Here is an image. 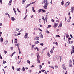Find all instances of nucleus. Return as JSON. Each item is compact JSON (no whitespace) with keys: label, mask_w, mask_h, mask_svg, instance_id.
Returning <instances> with one entry per match:
<instances>
[{"label":"nucleus","mask_w":74,"mask_h":74,"mask_svg":"<svg viewBox=\"0 0 74 74\" xmlns=\"http://www.w3.org/2000/svg\"><path fill=\"white\" fill-rule=\"evenodd\" d=\"M43 1L44 3V6H43V8H44L45 9H47V6H48V4H49V3H47L48 1L47 0H43Z\"/></svg>","instance_id":"obj_1"},{"label":"nucleus","mask_w":74,"mask_h":74,"mask_svg":"<svg viewBox=\"0 0 74 74\" xmlns=\"http://www.w3.org/2000/svg\"><path fill=\"white\" fill-rule=\"evenodd\" d=\"M72 63V61H71V60H69V66L70 67H72V66L71 65Z\"/></svg>","instance_id":"obj_2"},{"label":"nucleus","mask_w":74,"mask_h":74,"mask_svg":"<svg viewBox=\"0 0 74 74\" xmlns=\"http://www.w3.org/2000/svg\"><path fill=\"white\" fill-rule=\"evenodd\" d=\"M39 36L40 38H43V35H42V33L40 32V33L39 34Z\"/></svg>","instance_id":"obj_3"},{"label":"nucleus","mask_w":74,"mask_h":74,"mask_svg":"<svg viewBox=\"0 0 74 74\" xmlns=\"http://www.w3.org/2000/svg\"><path fill=\"white\" fill-rule=\"evenodd\" d=\"M62 67L64 70H66V66L65 64H63L62 66Z\"/></svg>","instance_id":"obj_4"},{"label":"nucleus","mask_w":74,"mask_h":74,"mask_svg":"<svg viewBox=\"0 0 74 74\" xmlns=\"http://www.w3.org/2000/svg\"><path fill=\"white\" fill-rule=\"evenodd\" d=\"M58 23H55L54 24V25L53 26V27L56 28L58 26Z\"/></svg>","instance_id":"obj_5"},{"label":"nucleus","mask_w":74,"mask_h":74,"mask_svg":"<svg viewBox=\"0 0 74 74\" xmlns=\"http://www.w3.org/2000/svg\"><path fill=\"white\" fill-rule=\"evenodd\" d=\"M69 4H70V2H67L65 5V7H67L69 5Z\"/></svg>","instance_id":"obj_6"},{"label":"nucleus","mask_w":74,"mask_h":74,"mask_svg":"<svg viewBox=\"0 0 74 74\" xmlns=\"http://www.w3.org/2000/svg\"><path fill=\"white\" fill-rule=\"evenodd\" d=\"M72 49V51H71V54H72V53H74V46H73Z\"/></svg>","instance_id":"obj_7"},{"label":"nucleus","mask_w":74,"mask_h":74,"mask_svg":"<svg viewBox=\"0 0 74 74\" xmlns=\"http://www.w3.org/2000/svg\"><path fill=\"white\" fill-rule=\"evenodd\" d=\"M62 26V21H61L59 25L58 26V27H60Z\"/></svg>","instance_id":"obj_8"},{"label":"nucleus","mask_w":74,"mask_h":74,"mask_svg":"<svg viewBox=\"0 0 74 74\" xmlns=\"http://www.w3.org/2000/svg\"><path fill=\"white\" fill-rule=\"evenodd\" d=\"M35 40H36L37 41H38V40H40V38H39V37L36 36V37Z\"/></svg>","instance_id":"obj_9"},{"label":"nucleus","mask_w":74,"mask_h":74,"mask_svg":"<svg viewBox=\"0 0 74 74\" xmlns=\"http://www.w3.org/2000/svg\"><path fill=\"white\" fill-rule=\"evenodd\" d=\"M74 7H72L71 8V12L72 13H73V12L74 11Z\"/></svg>","instance_id":"obj_10"},{"label":"nucleus","mask_w":74,"mask_h":74,"mask_svg":"<svg viewBox=\"0 0 74 74\" xmlns=\"http://www.w3.org/2000/svg\"><path fill=\"white\" fill-rule=\"evenodd\" d=\"M0 41H1V42H3V38L2 37H1V38H0Z\"/></svg>","instance_id":"obj_11"},{"label":"nucleus","mask_w":74,"mask_h":74,"mask_svg":"<svg viewBox=\"0 0 74 74\" xmlns=\"http://www.w3.org/2000/svg\"><path fill=\"white\" fill-rule=\"evenodd\" d=\"M26 0H23L22 1V4H23L26 1Z\"/></svg>","instance_id":"obj_12"},{"label":"nucleus","mask_w":74,"mask_h":74,"mask_svg":"<svg viewBox=\"0 0 74 74\" xmlns=\"http://www.w3.org/2000/svg\"><path fill=\"white\" fill-rule=\"evenodd\" d=\"M53 49H52L50 51L51 53H53Z\"/></svg>","instance_id":"obj_13"},{"label":"nucleus","mask_w":74,"mask_h":74,"mask_svg":"<svg viewBox=\"0 0 74 74\" xmlns=\"http://www.w3.org/2000/svg\"><path fill=\"white\" fill-rule=\"evenodd\" d=\"M11 20L14 21L15 20V18L14 17H11Z\"/></svg>","instance_id":"obj_14"},{"label":"nucleus","mask_w":74,"mask_h":74,"mask_svg":"<svg viewBox=\"0 0 74 74\" xmlns=\"http://www.w3.org/2000/svg\"><path fill=\"white\" fill-rule=\"evenodd\" d=\"M18 49L19 51V53L20 54L21 53V50H20V49L19 48V47H18Z\"/></svg>","instance_id":"obj_15"},{"label":"nucleus","mask_w":74,"mask_h":74,"mask_svg":"<svg viewBox=\"0 0 74 74\" xmlns=\"http://www.w3.org/2000/svg\"><path fill=\"white\" fill-rule=\"evenodd\" d=\"M40 42L38 41H36L35 42V44H38Z\"/></svg>","instance_id":"obj_16"},{"label":"nucleus","mask_w":74,"mask_h":74,"mask_svg":"<svg viewBox=\"0 0 74 74\" xmlns=\"http://www.w3.org/2000/svg\"><path fill=\"white\" fill-rule=\"evenodd\" d=\"M15 53V52H14V53H12V54L11 55H10V56L11 57V58H12V56H13V55H14V54Z\"/></svg>","instance_id":"obj_17"},{"label":"nucleus","mask_w":74,"mask_h":74,"mask_svg":"<svg viewBox=\"0 0 74 74\" xmlns=\"http://www.w3.org/2000/svg\"><path fill=\"white\" fill-rule=\"evenodd\" d=\"M25 71V68H24V67L23 66L22 71Z\"/></svg>","instance_id":"obj_18"},{"label":"nucleus","mask_w":74,"mask_h":74,"mask_svg":"<svg viewBox=\"0 0 74 74\" xmlns=\"http://www.w3.org/2000/svg\"><path fill=\"white\" fill-rule=\"evenodd\" d=\"M21 70V68H17L16 69V70L17 71H20V70Z\"/></svg>","instance_id":"obj_19"},{"label":"nucleus","mask_w":74,"mask_h":74,"mask_svg":"<svg viewBox=\"0 0 74 74\" xmlns=\"http://www.w3.org/2000/svg\"><path fill=\"white\" fill-rule=\"evenodd\" d=\"M41 11H42V9H40L39 10H38V13L39 12H41Z\"/></svg>","instance_id":"obj_20"},{"label":"nucleus","mask_w":74,"mask_h":74,"mask_svg":"<svg viewBox=\"0 0 74 74\" xmlns=\"http://www.w3.org/2000/svg\"><path fill=\"white\" fill-rule=\"evenodd\" d=\"M27 62L28 63H29V64H30V61L27 60Z\"/></svg>","instance_id":"obj_21"},{"label":"nucleus","mask_w":74,"mask_h":74,"mask_svg":"<svg viewBox=\"0 0 74 74\" xmlns=\"http://www.w3.org/2000/svg\"><path fill=\"white\" fill-rule=\"evenodd\" d=\"M34 49H37L38 51H39V49L38 47H36L34 48Z\"/></svg>","instance_id":"obj_22"},{"label":"nucleus","mask_w":74,"mask_h":74,"mask_svg":"<svg viewBox=\"0 0 74 74\" xmlns=\"http://www.w3.org/2000/svg\"><path fill=\"white\" fill-rule=\"evenodd\" d=\"M37 60H38L39 58H40V56H39V55H38V56H37Z\"/></svg>","instance_id":"obj_23"},{"label":"nucleus","mask_w":74,"mask_h":74,"mask_svg":"<svg viewBox=\"0 0 74 74\" xmlns=\"http://www.w3.org/2000/svg\"><path fill=\"white\" fill-rule=\"evenodd\" d=\"M39 67L40 69H41L42 68V65H40L39 66Z\"/></svg>","instance_id":"obj_24"},{"label":"nucleus","mask_w":74,"mask_h":74,"mask_svg":"<svg viewBox=\"0 0 74 74\" xmlns=\"http://www.w3.org/2000/svg\"><path fill=\"white\" fill-rule=\"evenodd\" d=\"M73 42L72 41H69V44H72Z\"/></svg>","instance_id":"obj_25"},{"label":"nucleus","mask_w":74,"mask_h":74,"mask_svg":"<svg viewBox=\"0 0 74 74\" xmlns=\"http://www.w3.org/2000/svg\"><path fill=\"white\" fill-rule=\"evenodd\" d=\"M64 4V1H63V0H62V2H61V5H63Z\"/></svg>","instance_id":"obj_26"},{"label":"nucleus","mask_w":74,"mask_h":74,"mask_svg":"<svg viewBox=\"0 0 74 74\" xmlns=\"http://www.w3.org/2000/svg\"><path fill=\"white\" fill-rule=\"evenodd\" d=\"M47 56L49 57H50L51 56V55H50V54H49V53H47Z\"/></svg>","instance_id":"obj_27"},{"label":"nucleus","mask_w":74,"mask_h":74,"mask_svg":"<svg viewBox=\"0 0 74 74\" xmlns=\"http://www.w3.org/2000/svg\"><path fill=\"white\" fill-rule=\"evenodd\" d=\"M42 11L43 12H45V10H44L42 9Z\"/></svg>","instance_id":"obj_28"},{"label":"nucleus","mask_w":74,"mask_h":74,"mask_svg":"<svg viewBox=\"0 0 74 74\" xmlns=\"http://www.w3.org/2000/svg\"><path fill=\"white\" fill-rule=\"evenodd\" d=\"M51 27V25H48V27H47V29H48L49 27Z\"/></svg>","instance_id":"obj_29"},{"label":"nucleus","mask_w":74,"mask_h":74,"mask_svg":"<svg viewBox=\"0 0 74 74\" xmlns=\"http://www.w3.org/2000/svg\"><path fill=\"white\" fill-rule=\"evenodd\" d=\"M15 36H18V33H15Z\"/></svg>","instance_id":"obj_30"},{"label":"nucleus","mask_w":74,"mask_h":74,"mask_svg":"<svg viewBox=\"0 0 74 74\" xmlns=\"http://www.w3.org/2000/svg\"><path fill=\"white\" fill-rule=\"evenodd\" d=\"M39 27H42V25H39Z\"/></svg>","instance_id":"obj_31"},{"label":"nucleus","mask_w":74,"mask_h":74,"mask_svg":"<svg viewBox=\"0 0 74 74\" xmlns=\"http://www.w3.org/2000/svg\"><path fill=\"white\" fill-rule=\"evenodd\" d=\"M8 43V41H6L5 42V44L6 45V44H7V43Z\"/></svg>","instance_id":"obj_32"},{"label":"nucleus","mask_w":74,"mask_h":74,"mask_svg":"<svg viewBox=\"0 0 74 74\" xmlns=\"http://www.w3.org/2000/svg\"><path fill=\"white\" fill-rule=\"evenodd\" d=\"M46 33L47 34H49V31H48L47 30Z\"/></svg>","instance_id":"obj_33"},{"label":"nucleus","mask_w":74,"mask_h":74,"mask_svg":"<svg viewBox=\"0 0 74 74\" xmlns=\"http://www.w3.org/2000/svg\"><path fill=\"white\" fill-rule=\"evenodd\" d=\"M42 19H43V20H44V21L45 23V18H44V16H42Z\"/></svg>","instance_id":"obj_34"},{"label":"nucleus","mask_w":74,"mask_h":74,"mask_svg":"<svg viewBox=\"0 0 74 74\" xmlns=\"http://www.w3.org/2000/svg\"><path fill=\"white\" fill-rule=\"evenodd\" d=\"M40 45H41V46H43V45H44V44L41 43L40 44Z\"/></svg>","instance_id":"obj_35"},{"label":"nucleus","mask_w":74,"mask_h":74,"mask_svg":"<svg viewBox=\"0 0 74 74\" xmlns=\"http://www.w3.org/2000/svg\"><path fill=\"white\" fill-rule=\"evenodd\" d=\"M37 60V61H38V63H40V61L39 59H38V60Z\"/></svg>","instance_id":"obj_36"},{"label":"nucleus","mask_w":74,"mask_h":74,"mask_svg":"<svg viewBox=\"0 0 74 74\" xmlns=\"http://www.w3.org/2000/svg\"><path fill=\"white\" fill-rule=\"evenodd\" d=\"M55 69H58V66H55Z\"/></svg>","instance_id":"obj_37"},{"label":"nucleus","mask_w":74,"mask_h":74,"mask_svg":"<svg viewBox=\"0 0 74 74\" xmlns=\"http://www.w3.org/2000/svg\"><path fill=\"white\" fill-rule=\"evenodd\" d=\"M47 48L46 47L44 49H43L42 51L43 52V51H44V50H45V49H47Z\"/></svg>","instance_id":"obj_38"},{"label":"nucleus","mask_w":74,"mask_h":74,"mask_svg":"<svg viewBox=\"0 0 74 74\" xmlns=\"http://www.w3.org/2000/svg\"><path fill=\"white\" fill-rule=\"evenodd\" d=\"M7 63V62L6 61H4L3 62V64H5V63Z\"/></svg>","instance_id":"obj_39"},{"label":"nucleus","mask_w":74,"mask_h":74,"mask_svg":"<svg viewBox=\"0 0 74 74\" xmlns=\"http://www.w3.org/2000/svg\"><path fill=\"white\" fill-rule=\"evenodd\" d=\"M51 68H52V69H54V67L53 66H50Z\"/></svg>","instance_id":"obj_40"},{"label":"nucleus","mask_w":74,"mask_h":74,"mask_svg":"<svg viewBox=\"0 0 74 74\" xmlns=\"http://www.w3.org/2000/svg\"><path fill=\"white\" fill-rule=\"evenodd\" d=\"M56 36L57 37H60V36L59 35H56Z\"/></svg>","instance_id":"obj_41"},{"label":"nucleus","mask_w":74,"mask_h":74,"mask_svg":"<svg viewBox=\"0 0 74 74\" xmlns=\"http://www.w3.org/2000/svg\"><path fill=\"white\" fill-rule=\"evenodd\" d=\"M27 18V15H26L25 16L24 18L23 19H26Z\"/></svg>","instance_id":"obj_42"},{"label":"nucleus","mask_w":74,"mask_h":74,"mask_svg":"<svg viewBox=\"0 0 74 74\" xmlns=\"http://www.w3.org/2000/svg\"><path fill=\"white\" fill-rule=\"evenodd\" d=\"M28 36V33L25 34V36Z\"/></svg>","instance_id":"obj_43"},{"label":"nucleus","mask_w":74,"mask_h":74,"mask_svg":"<svg viewBox=\"0 0 74 74\" xmlns=\"http://www.w3.org/2000/svg\"><path fill=\"white\" fill-rule=\"evenodd\" d=\"M0 58L1 59H3V58H2V57H1V54H0Z\"/></svg>","instance_id":"obj_44"},{"label":"nucleus","mask_w":74,"mask_h":74,"mask_svg":"<svg viewBox=\"0 0 74 74\" xmlns=\"http://www.w3.org/2000/svg\"><path fill=\"white\" fill-rule=\"evenodd\" d=\"M54 21H55V20H53V19H51V22H54Z\"/></svg>","instance_id":"obj_45"},{"label":"nucleus","mask_w":74,"mask_h":74,"mask_svg":"<svg viewBox=\"0 0 74 74\" xmlns=\"http://www.w3.org/2000/svg\"><path fill=\"white\" fill-rule=\"evenodd\" d=\"M0 2L1 4H3V2H2V0H0Z\"/></svg>","instance_id":"obj_46"},{"label":"nucleus","mask_w":74,"mask_h":74,"mask_svg":"<svg viewBox=\"0 0 74 74\" xmlns=\"http://www.w3.org/2000/svg\"><path fill=\"white\" fill-rule=\"evenodd\" d=\"M12 69L13 70H14V66H12Z\"/></svg>","instance_id":"obj_47"},{"label":"nucleus","mask_w":74,"mask_h":74,"mask_svg":"<svg viewBox=\"0 0 74 74\" xmlns=\"http://www.w3.org/2000/svg\"><path fill=\"white\" fill-rule=\"evenodd\" d=\"M16 31H18L19 30V28H16Z\"/></svg>","instance_id":"obj_48"},{"label":"nucleus","mask_w":74,"mask_h":74,"mask_svg":"<svg viewBox=\"0 0 74 74\" xmlns=\"http://www.w3.org/2000/svg\"><path fill=\"white\" fill-rule=\"evenodd\" d=\"M37 27H35L34 28L35 30H37Z\"/></svg>","instance_id":"obj_49"},{"label":"nucleus","mask_w":74,"mask_h":74,"mask_svg":"<svg viewBox=\"0 0 74 74\" xmlns=\"http://www.w3.org/2000/svg\"><path fill=\"white\" fill-rule=\"evenodd\" d=\"M17 10L18 11V12H20V11H19V9H18V8H17Z\"/></svg>","instance_id":"obj_50"},{"label":"nucleus","mask_w":74,"mask_h":74,"mask_svg":"<svg viewBox=\"0 0 74 74\" xmlns=\"http://www.w3.org/2000/svg\"><path fill=\"white\" fill-rule=\"evenodd\" d=\"M12 0H10L9 1V2L10 3H12Z\"/></svg>","instance_id":"obj_51"},{"label":"nucleus","mask_w":74,"mask_h":74,"mask_svg":"<svg viewBox=\"0 0 74 74\" xmlns=\"http://www.w3.org/2000/svg\"><path fill=\"white\" fill-rule=\"evenodd\" d=\"M10 49H11V50H13V47H10Z\"/></svg>","instance_id":"obj_52"},{"label":"nucleus","mask_w":74,"mask_h":74,"mask_svg":"<svg viewBox=\"0 0 74 74\" xmlns=\"http://www.w3.org/2000/svg\"><path fill=\"white\" fill-rule=\"evenodd\" d=\"M55 44H56V45H57V46H58V42H56L55 43Z\"/></svg>","instance_id":"obj_53"},{"label":"nucleus","mask_w":74,"mask_h":74,"mask_svg":"<svg viewBox=\"0 0 74 74\" xmlns=\"http://www.w3.org/2000/svg\"><path fill=\"white\" fill-rule=\"evenodd\" d=\"M68 40L69 41V40H71V38H68Z\"/></svg>","instance_id":"obj_54"},{"label":"nucleus","mask_w":74,"mask_h":74,"mask_svg":"<svg viewBox=\"0 0 74 74\" xmlns=\"http://www.w3.org/2000/svg\"><path fill=\"white\" fill-rule=\"evenodd\" d=\"M34 2H33L32 3H30L29 4H30V5H31V4H34Z\"/></svg>","instance_id":"obj_55"},{"label":"nucleus","mask_w":74,"mask_h":74,"mask_svg":"<svg viewBox=\"0 0 74 74\" xmlns=\"http://www.w3.org/2000/svg\"><path fill=\"white\" fill-rule=\"evenodd\" d=\"M33 55H34L33 53H32L31 54V56H33Z\"/></svg>","instance_id":"obj_56"},{"label":"nucleus","mask_w":74,"mask_h":74,"mask_svg":"<svg viewBox=\"0 0 74 74\" xmlns=\"http://www.w3.org/2000/svg\"><path fill=\"white\" fill-rule=\"evenodd\" d=\"M39 30H40V32H42V30L40 28L39 29Z\"/></svg>","instance_id":"obj_57"},{"label":"nucleus","mask_w":74,"mask_h":74,"mask_svg":"<svg viewBox=\"0 0 74 74\" xmlns=\"http://www.w3.org/2000/svg\"><path fill=\"white\" fill-rule=\"evenodd\" d=\"M70 36L71 38H73V35L71 34H70Z\"/></svg>","instance_id":"obj_58"},{"label":"nucleus","mask_w":74,"mask_h":74,"mask_svg":"<svg viewBox=\"0 0 74 74\" xmlns=\"http://www.w3.org/2000/svg\"><path fill=\"white\" fill-rule=\"evenodd\" d=\"M27 9H26V12H25V14H26V13H27Z\"/></svg>","instance_id":"obj_59"},{"label":"nucleus","mask_w":74,"mask_h":74,"mask_svg":"<svg viewBox=\"0 0 74 74\" xmlns=\"http://www.w3.org/2000/svg\"><path fill=\"white\" fill-rule=\"evenodd\" d=\"M69 37V36H68L67 35H66V38H68Z\"/></svg>","instance_id":"obj_60"},{"label":"nucleus","mask_w":74,"mask_h":74,"mask_svg":"<svg viewBox=\"0 0 74 74\" xmlns=\"http://www.w3.org/2000/svg\"><path fill=\"white\" fill-rule=\"evenodd\" d=\"M40 71H41L42 72H44V70H40Z\"/></svg>","instance_id":"obj_61"},{"label":"nucleus","mask_w":74,"mask_h":74,"mask_svg":"<svg viewBox=\"0 0 74 74\" xmlns=\"http://www.w3.org/2000/svg\"><path fill=\"white\" fill-rule=\"evenodd\" d=\"M8 5H11V3H10L9 2Z\"/></svg>","instance_id":"obj_62"},{"label":"nucleus","mask_w":74,"mask_h":74,"mask_svg":"<svg viewBox=\"0 0 74 74\" xmlns=\"http://www.w3.org/2000/svg\"><path fill=\"white\" fill-rule=\"evenodd\" d=\"M16 42H17V40H16L15 41V42H14V43H15V44H16Z\"/></svg>","instance_id":"obj_63"},{"label":"nucleus","mask_w":74,"mask_h":74,"mask_svg":"<svg viewBox=\"0 0 74 74\" xmlns=\"http://www.w3.org/2000/svg\"><path fill=\"white\" fill-rule=\"evenodd\" d=\"M65 74H67V71H66Z\"/></svg>","instance_id":"obj_64"}]
</instances>
